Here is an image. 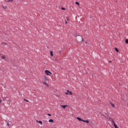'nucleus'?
<instances>
[{
	"instance_id": "9d476101",
	"label": "nucleus",
	"mask_w": 128,
	"mask_h": 128,
	"mask_svg": "<svg viewBox=\"0 0 128 128\" xmlns=\"http://www.w3.org/2000/svg\"><path fill=\"white\" fill-rule=\"evenodd\" d=\"M110 106H112V108H114V104H112V102H110Z\"/></svg>"
},
{
	"instance_id": "ddd939ff",
	"label": "nucleus",
	"mask_w": 128,
	"mask_h": 128,
	"mask_svg": "<svg viewBox=\"0 0 128 128\" xmlns=\"http://www.w3.org/2000/svg\"><path fill=\"white\" fill-rule=\"evenodd\" d=\"M38 122L40 124H41V126H42V121H38Z\"/></svg>"
},
{
	"instance_id": "f03ea898",
	"label": "nucleus",
	"mask_w": 128,
	"mask_h": 128,
	"mask_svg": "<svg viewBox=\"0 0 128 128\" xmlns=\"http://www.w3.org/2000/svg\"><path fill=\"white\" fill-rule=\"evenodd\" d=\"M66 94L68 95L70 94V96H72V92H70V90H67V92H65Z\"/></svg>"
},
{
	"instance_id": "5701e85b",
	"label": "nucleus",
	"mask_w": 128,
	"mask_h": 128,
	"mask_svg": "<svg viewBox=\"0 0 128 128\" xmlns=\"http://www.w3.org/2000/svg\"><path fill=\"white\" fill-rule=\"evenodd\" d=\"M66 19L67 20H68V17H66Z\"/></svg>"
},
{
	"instance_id": "f3484780",
	"label": "nucleus",
	"mask_w": 128,
	"mask_h": 128,
	"mask_svg": "<svg viewBox=\"0 0 128 128\" xmlns=\"http://www.w3.org/2000/svg\"><path fill=\"white\" fill-rule=\"evenodd\" d=\"M2 60H4V58H6V57H4V56H2Z\"/></svg>"
},
{
	"instance_id": "2eb2a0df",
	"label": "nucleus",
	"mask_w": 128,
	"mask_h": 128,
	"mask_svg": "<svg viewBox=\"0 0 128 128\" xmlns=\"http://www.w3.org/2000/svg\"><path fill=\"white\" fill-rule=\"evenodd\" d=\"M76 4H78V6H80V3L78 2H76Z\"/></svg>"
},
{
	"instance_id": "0eeeda50",
	"label": "nucleus",
	"mask_w": 128,
	"mask_h": 128,
	"mask_svg": "<svg viewBox=\"0 0 128 128\" xmlns=\"http://www.w3.org/2000/svg\"><path fill=\"white\" fill-rule=\"evenodd\" d=\"M44 84H45L46 86H48V83H46V82L44 81L43 82Z\"/></svg>"
},
{
	"instance_id": "6e6552de",
	"label": "nucleus",
	"mask_w": 128,
	"mask_h": 128,
	"mask_svg": "<svg viewBox=\"0 0 128 128\" xmlns=\"http://www.w3.org/2000/svg\"><path fill=\"white\" fill-rule=\"evenodd\" d=\"M44 78L46 82V80H48V76H44Z\"/></svg>"
},
{
	"instance_id": "20e7f679",
	"label": "nucleus",
	"mask_w": 128,
	"mask_h": 128,
	"mask_svg": "<svg viewBox=\"0 0 128 128\" xmlns=\"http://www.w3.org/2000/svg\"><path fill=\"white\" fill-rule=\"evenodd\" d=\"M60 106L62 108H66V106H66V105H61Z\"/></svg>"
},
{
	"instance_id": "bb28decb",
	"label": "nucleus",
	"mask_w": 128,
	"mask_h": 128,
	"mask_svg": "<svg viewBox=\"0 0 128 128\" xmlns=\"http://www.w3.org/2000/svg\"><path fill=\"white\" fill-rule=\"evenodd\" d=\"M4 44H6V43H4Z\"/></svg>"
},
{
	"instance_id": "aec40b11",
	"label": "nucleus",
	"mask_w": 128,
	"mask_h": 128,
	"mask_svg": "<svg viewBox=\"0 0 128 128\" xmlns=\"http://www.w3.org/2000/svg\"><path fill=\"white\" fill-rule=\"evenodd\" d=\"M62 10H66V8H62Z\"/></svg>"
},
{
	"instance_id": "cd10ccee",
	"label": "nucleus",
	"mask_w": 128,
	"mask_h": 128,
	"mask_svg": "<svg viewBox=\"0 0 128 128\" xmlns=\"http://www.w3.org/2000/svg\"><path fill=\"white\" fill-rule=\"evenodd\" d=\"M2 102V101L0 100V104Z\"/></svg>"
},
{
	"instance_id": "6ab92c4d",
	"label": "nucleus",
	"mask_w": 128,
	"mask_h": 128,
	"mask_svg": "<svg viewBox=\"0 0 128 128\" xmlns=\"http://www.w3.org/2000/svg\"><path fill=\"white\" fill-rule=\"evenodd\" d=\"M24 100H25V102H28V100H26V98H24Z\"/></svg>"
},
{
	"instance_id": "4468645a",
	"label": "nucleus",
	"mask_w": 128,
	"mask_h": 128,
	"mask_svg": "<svg viewBox=\"0 0 128 128\" xmlns=\"http://www.w3.org/2000/svg\"><path fill=\"white\" fill-rule=\"evenodd\" d=\"M125 42L126 44H128V39L126 40Z\"/></svg>"
},
{
	"instance_id": "4be33fe9",
	"label": "nucleus",
	"mask_w": 128,
	"mask_h": 128,
	"mask_svg": "<svg viewBox=\"0 0 128 128\" xmlns=\"http://www.w3.org/2000/svg\"><path fill=\"white\" fill-rule=\"evenodd\" d=\"M7 125L8 126H10V123H7Z\"/></svg>"
},
{
	"instance_id": "7ed1b4c3",
	"label": "nucleus",
	"mask_w": 128,
	"mask_h": 128,
	"mask_svg": "<svg viewBox=\"0 0 128 128\" xmlns=\"http://www.w3.org/2000/svg\"><path fill=\"white\" fill-rule=\"evenodd\" d=\"M82 122H86V124H88L90 122V121H88V120H83Z\"/></svg>"
},
{
	"instance_id": "f257e3e1",
	"label": "nucleus",
	"mask_w": 128,
	"mask_h": 128,
	"mask_svg": "<svg viewBox=\"0 0 128 128\" xmlns=\"http://www.w3.org/2000/svg\"><path fill=\"white\" fill-rule=\"evenodd\" d=\"M45 74H46V76H50V74H52V72H50L48 70H46L45 71Z\"/></svg>"
},
{
	"instance_id": "1a4fd4ad",
	"label": "nucleus",
	"mask_w": 128,
	"mask_h": 128,
	"mask_svg": "<svg viewBox=\"0 0 128 128\" xmlns=\"http://www.w3.org/2000/svg\"><path fill=\"white\" fill-rule=\"evenodd\" d=\"M2 8H4V10H6L8 8V7L6 6H2Z\"/></svg>"
},
{
	"instance_id": "39448f33",
	"label": "nucleus",
	"mask_w": 128,
	"mask_h": 128,
	"mask_svg": "<svg viewBox=\"0 0 128 128\" xmlns=\"http://www.w3.org/2000/svg\"><path fill=\"white\" fill-rule=\"evenodd\" d=\"M77 120H80V122H82V120H84L81 118H80V117H77Z\"/></svg>"
},
{
	"instance_id": "423d86ee",
	"label": "nucleus",
	"mask_w": 128,
	"mask_h": 128,
	"mask_svg": "<svg viewBox=\"0 0 128 128\" xmlns=\"http://www.w3.org/2000/svg\"><path fill=\"white\" fill-rule=\"evenodd\" d=\"M112 122L114 128H116V126H116V123L114 122V121L112 120Z\"/></svg>"
},
{
	"instance_id": "dca6fc26",
	"label": "nucleus",
	"mask_w": 128,
	"mask_h": 128,
	"mask_svg": "<svg viewBox=\"0 0 128 128\" xmlns=\"http://www.w3.org/2000/svg\"><path fill=\"white\" fill-rule=\"evenodd\" d=\"M7 2H13L14 0H8Z\"/></svg>"
},
{
	"instance_id": "9b49d317",
	"label": "nucleus",
	"mask_w": 128,
	"mask_h": 128,
	"mask_svg": "<svg viewBox=\"0 0 128 128\" xmlns=\"http://www.w3.org/2000/svg\"><path fill=\"white\" fill-rule=\"evenodd\" d=\"M50 54L51 56H54V54H52V51L50 52Z\"/></svg>"
},
{
	"instance_id": "b1692460",
	"label": "nucleus",
	"mask_w": 128,
	"mask_h": 128,
	"mask_svg": "<svg viewBox=\"0 0 128 128\" xmlns=\"http://www.w3.org/2000/svg\"><path fill=\"white\" fill-rule=\"evenodd\" d=\"M65 24H68V22H66V20H65Z\"/></svg>"
},
{
	"instance_id": "a878e982",
	"label": "nucleus",
	"mask_w": 128,
	"mask_h": 128,
	"mask_svg": "<svg viewBox=\"0 0 128 128\" xmlns=\"http://www.w3.org/2000/svg\"><path fill=\"white\" fill-rule=\"evenodd\" d=\"M109 62H112L111 60H110V61Z\"/></svg>"
},
{
	"instance_id": "a211bd4d",
	"label": "nucleus",
	"mask_w": 128,
	"mask_h": 128,
	"mask_svg": "<svg viewBox=\"0 0 128 128\" xmlns=\"http://www.w3.org/2000/svg\"><path fill=\"white\" fill-rule=\"evenodd\" d=\"M115 50L116 52H118V48H116Z\"/></svg>"
},
{
	"instance_id": "f8f14e48",
	"label": "nucleus",
	"mask_w": 128,
	"mask_h": 128,
	"mask_svg": "<svg viewBox=\"0 0 128 128\" xmlns=\"http://www.w3.org/2000/svg\"><path fill=\"white\" fill-rule=\"evenodd\" d=\"M49 122H54V120L52 119H50L49 120Z\"/></svg>"
},
{
	"instance_id": "393cba45",
	"label": "nucleus",
	"mask_w": 128,
	"mask_h": 128,
	"mask_svg": "<svg viewBox=\"0 0 128 128\" xmlns=\"http://www.w3.org/2000/svg\"><path fill=\"white\" fill-rule=\"evenodd\" d=\"M80 37L81 38H82V40H82V37L80 36Z\"/></svg>"
},
{
	"instance_id": "412c9836",
	"label": "nucleus",
	"mask_w": 128,
	"mask_h": 128,
	"mask_svg": "<svg viewBox=\"0 0 128 128\" xmlns=\"http://www.w3.org/2000/svg\"><path fill=\"white\" fill-rule=\"evenodd\" d=\"M48 116H52V114H48Z\"/></svg>"
}]
</instances>
